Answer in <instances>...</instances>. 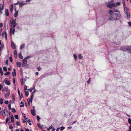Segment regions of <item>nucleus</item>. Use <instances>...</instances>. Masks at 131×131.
<instances>
[{"label":"nucleus","instance_id":"39","mask_svg":"<svg viewBox=\"0 0 131 131\" xmlns=\"http://www.w3.org/2000/svg\"><path fill=\"white\" fill-rule=\"evenodd\" d=\"M12 111L13 112H16L14 108H12Z\"/></svg>","mask_w":131,"mask_h":131},{"label":"nucleus","instance_id":"57","mask_svg":"<svg viewBox=\"0 0 131 131\" xmlns=\"http://www.w3.org/2000/svg\"><path fill=\"white\" fill-rule=\"evenodd\" d=\"M121 3L120 2H117L116 3V5H119Z\"/></svg>","mask_w":131,"mask_h":131},{"label":"nucleus","instance_id":"23","mask_svg":"<svg viewBox=\"0 0 131 131\" xmlns=\"http://www.w3.org/2000/svg\"><path fill=\"white\" fill-rule=\"evenodd\" d=\"M25 4V3H23L22 2H21V3L20 2V3L19 4V6H20L21 7H22Z\"/></svg>","mask_w":131,"mask_h":131},{"label":"nucleus","instance_id":"16","mask_svg":"<svg viewBox=\"0 0 131 131\" xmlns=\"http://www.w3.org/2000/svg\"><path fill=\"white\" fill-rule=\"evenodd\" d=\"M8 121H9L8 122V123L9 124V123H10V121L9 118L8 117H7L6 120V123H8Z\"/></svg>","mask_w":131,"mask_h":131},{"label":"nucleus","instance_id":"48","mask_svg":"<svg viewBox=\"0 0 131 131\" xmlns=\"http://www.w3.org/2000/svg\"><path fill=\"white\" fill-rule=\"evenodd\" d=\"M73 56L74 57V58L75 59H77V56L75 54H73Z\"/></svg>","mask_w":131,"mask_h":131},{"label":"nucleus","instance_id":"37","mask_svg":"<svg viewBox=\"0 0 131 131\" xmlns=\"http://www.w3.org/2000/svg\"><path fill=\"white\" fill-rule=\"evenodd\" d=\"M91 79L90 78H89L87 81V83L88 84H89L91 82Z\"/></svg>","mask_w":131,"mask_h":131},{"label":"nucleus","instance_id":"59","mask_svg":"<svg viewBox=\"0 0 131 131\" xmlns=\"http://www.w3.org/2000/svg\"><path fill=\"white\" fill-rule=\"evenodd\" d=\"M3 26V24L2 23H0V27H2Z\"/></svg>","mask_w":131,"mask_h":131},{"label":"nucleus","instance_id":"43","mask_svg":"<svg viewBox=\"0 0 131 131\" xmlns=\"http://www.w3.org/2000/svg\"><path fill=\"white\" fill-rule=\"evenodd\" d=\"M27 86L26 85H25L24 88V90L25 91L27 89Z\"/></svg>","mask_w":131,"mask_h":131},{"label":"nucleus","instance_id":"19","mask_svg":"<svg viewBox=\"0 0 131 131\" xmlns=\"http://www.w3.org/2000/svg\"><path fill=\"white\" fill-rule=\"evenodd\" d=\"M5 83L6 84L8 85H10V82L8 80H6L5 81Z\"/></svg>","mask_w":131,"mask_h":131},{"label":"nucleus","instance_id":"28","mask_svg":"<svg viewBox=\"0 0 131 131\" xmlns=\"http://www.w3.org/2000/svg\"><path fill=\"white\" fill-rule=\"evenodd\" d=\"M25 95L27 96H28V94H29V92H28V91H25Z\"/></svg>","mask_w":131,"mask_h":131},{"label":"nucleus","instance_id":"40","mask_svg":"<svg viewBox=\"0 0 131 131\" xmlns=\"http://www.w3.org/2000/svg\"><path fill=\"white\" fill-rule=\"evenodd\" d=\"M37 118L38 121H39L40 119V118L39 117V116H37Z\"/></svg>","mask_w":131,"mask_h":131},{"label":"nucleus","instance_id":"10","mask_svg":"<svg viewBox=\"0 0 131 131\" xmlns=\"http://www.w3.org/2000/svg\"><path fill=\"white\" fill-rule=\"evenodd\" d=\"M5 13L6 15L7 16H9V14L8 12V9H6L5 10Z\"/></svg>","mask_w":131,"mask_h":131},{"label":"nucleus","instance_id":"56","mask_svg":"<svg viewBox=\"0 0 131 131\" xmlns=\"http://www.w3.org/2000/svg\"><path fill=\"white\" fill-rule=\"evenodd\" d=\"M37 69L39 71L40 70L41 68L40 67H37Z\"/></svg>","mask_w":131,"mask_h":131},{"label":"nucleus","instance_id":"58","mask_svg":"<svg viewBox=\"0 0 131 131\" xmlns=\"http://www.w3.org/2000/svg\"><path fill=\"white\" fill-rule=\"evenodd\" d=\"M20 3V2L19 1H18L17 3H15L14 4L15 5H16L17 4H19Z\"/></svg>","mask_w":131,"mask_h":131},{"label":"nucleus","instance_id":"2","mask_svg":"<svg viewBox=\"0 0 131 131\" xmlns=\"http://www.w3.org/2000/svg\"><path fill=\"white\" fill-rule=\"evenodd\" d=\"M115 14V20H119L122 17L121 15L119 13H116Z\"/></svg>","mask_w":131,"mask_h":131},{"label":"nucleus","instance_id":"22","mask_svg":"<svg viewBox=\"0 0 131 131\" xmlns=\"http://www.w3.org/2000/svg\"><path fill=\"white\" fill-rule=\"evenodd\" d=\"M13 19L12 18H11L10 20V24H11V27H12L13 24V21L12 20Z\"/></svg>","mask_w":131,"mask_h":131},{"label":"nucleus","instance_id":"63","mask_svg":"<svg viewBox=\"0 0 131 131\" xmlns=\"http://www.w3.org/2000/svg\"><path fill=\"white\" fill-rule=\"evenodd\" d=\"M13 10V7H11L10 8V11L11 12H12Z\"/></svg>","mask_w":131,"mask_h":131},{"label":"nucleus","instance_id":"17","mask_svg":"<svg viewBox=\"0 0 131 131\" xmlns=\"http://www.w3.org/2000/svg\"><path fill=\"white\" fill-rule=\"evenodd\" d=\"M126 15L127 16L129 17V18H130V14L129 13V12H127L126 13Z\"/></svg>","mask_w":131,"mask_h":131},{"label":"nucleus","instance_id":"45","mask_svg":"<svg viewBox=\"0 0 131 131\" xmlns=\"http://www.w3.org/2000/svg\"><path fill=\"white\" fill-rule=\"evenodd\" d=\"M113 12H119V11L117 9L114 10Z\"/></svg>","mask_w":131,"mask_h":131},{"label":"nucleus","instance_id":"9","mask_svg":"<svg viewBox=\"0 0 131 131\" xmlns=\"http://www.w3.org/2000/svg\"><path fill=\"white\" fill-rule=\"evenodd\" d=\"M13 23L14 25H13V28H15L16 26L17 25V24L16 22V19H15L13 20Z\"/></svg>","mask_w":131,"mask_h":131},{"label":"nucleus","instance_id":"14","mask_svg":"<svg viewBox=\"0 0 131 131\" xmlns=\"http://www.w3.org/2000/svg\"><path fill=\"white\" fill-rule=\"evenodd\" d=\"M18 56L19 58L21 59H22L23 58V57L21 55V53L20 52L18 53Z\"/></svg>","mask_w":131,"mask_h":131},{"label":"nucleus","instance_id":"42","mask_svg":"<svg viewBox=\"0 0 131 131\" xmlns=\"http://www.w3.org/2000/svg\"><path fill=\"white\" fill-rule=\"evenodd\" d=\"M65 128V127L63 126H62L61 127L60 130L61 131L63 130Z\"/></svg>","mask_w":131,"mask_h":131},{"label":"nucleus","instance_id":"30","mask_svg":"<svg viewBox=\"0 0 131 131\" xmlns=\"http://www.w3.org/2000/svg\"><path fill=\"white\" fill-rule=\"evenodd\" d=\"M52 128V125H51L50 127L47 128V130L48 131H49L50 129Z\"/></svg>","mask_w":131,"mask_h":131},{"label":"nucleus","instance_id":"6","mask_svg":"<svg viewBox=\"0 0 131 131\" xmlns=\"http://www.w3.org/2000/svg\"><path fill=\"white\" fill-rule=\"evenodd\" d=\"M127 46H123L122 47L121 49L123 51H126L125 50H127Z\"/></svg>","mask_w":131,"mask_h":131},{"label":"nucleus","instance_id":"12","mask_svg":"<svg viewBox=\"0 0 131 131\" xmlns=\"http://www.w3.org/2000/svg\"><path fill=\"white\" fill-rule=\"evenodd\" d=\"M13 71H14V72L15 74H14L13 72H12V75H13V77H15L16 76V75L15 69H14V70H13Z\"/></svg>","mask_w":131,"mask_h":131},{"label":"nucleus","instance_id":"24","mask_svg":"<svg viewBox=\"0 0 131 131\" xmlns=\"http://www.w3.org/2000/svg\"><path fill=\"white\" fill-rule=\"evenodd\" d=\"M78 58L80 59H82L83 57L82 56L81 54H79Z\"/></svg>","mask_w":131,"mask_h":131},{"label":"nucleus","instance_id":"5","mask_svg":"<svg viewBox=\"0 0 131 131\" xmlns=\"http://www.w3.org/2000/svg\"><path fill=\"white\" fill-rule=\"evenodd\" d=\"M6 91L7 92L5 94L4 96L6 97L7 96H9L10 94V91L9 90H7Z\"/></svg>","mask_w":131,"mask_h":131},{"label":"nucleus","instance_id":"55","mask_svg":"<svg viewBox=\"0 0 131 131\" xmlns=\"http://www.w3.org/2000/svg\"><path fill=\"white\" fill-rule=\"evenodd\" d=\"M31 94V95L30 99H33V98L34 96V95L32 93Z\"/></svg>","mask_w":131,"mask_h":131},{"label":"nucleus","instance_id":"4","mask_svg":"<svg viewBox=\"0 0 131 131\" xmlns=\"http://www.w3.org/2000/svg\"><path fill=\"white\" fill-rule=\"evenodd\" d=\"M116 6V5L114 3L107 5V7L111 8L113 7H115Z\"/></svg>","mask_w":131,"mask_h":131},{"label":"nucleus","instance_id":"26","mask_svg":"<svg viewBox=\"0 0 131 131\" xmlns=\"http://www.w3.org/2000/svg\"><path fill=\"white\" fill-rule=\"evenodd\" d=\"M24 46H25V44H23L20 46V49H23V48L24 47Z\"/></svg>","mask_w":131,"mask_h":131},{"label":"nucleus","instance_id":"15","mask_svg":"<svg viewBox=\"0 0 131 131\" xmlns=\"http://www.w3.org/2000/svg\"><path fill=\"white\" fill-rule=\"evenodd\" d=\"M35 110H34V111H33L32 110H31V113L33 116H35V115L36 114L35 113Z\"/></svg>","mask_w":131,"mask_h":131},{"label":"nucleus","instance_id":"25","mask_svg":"<svg viewBox=\"0 0 131 131\" xmlns=\"http://www.w3.org/2000/svg\"><path fill=\"white\" fill-rule=\"evenodd\" d=\"M20 82L21 85H23L24 84L23 80V78H21L20 79Z\"/></svg>","mask_w":131,"mask_h":131},{"label":"nucleus","instance_id":"44","mask_svg":"<svg viewBox=\"0 0 131 131\" xmlns=\"http://www.w3.org/2000/svg\"><path fill=\"white\" fill-rule=\"evenodd\" d=\"M9 59L10 60V62H12L13 61V59L11 57H10L9 58Z\"/></svg>","mask_w":131,"mask_h":131},{"label":"nucleus","instance_id":"41","mask_svg":"<svg viewBox=\"0 0 131 131\" xmlns=\"http://www.w3.org/2000/svg\"><path fill=\"white\" fill-rule=\"evenodd\" d=\"M13 100V101H14L15 100V95L14 94H13L12 95Z\"/></svg>","mask_w":131,"mask_h":131},{"label":"nucleus","instance_id":"31","mask_svg":"<svg viewBox=\"0 0 131 131\" xmlns=\"http://www.w3.org/2000/svg\"><path fill=\"white\" fill-rule=\"evenodd\" d=\"M20 104H23V105H20V107H23L24 106V104L23 103V102L22 101L21 102Z\"/></svg>","mask_w":131,"mask_h":131},{"label":"nucleus","instance_id":"51","mask_svg":"<svg viewBox=\"0 0 131 131\" xmlns=\"http://www.w3.org/2000/svg\"><path fill=\"white\" fill-rule=\"evenodd\" d=\"M15 29L13 28V31H12V34H14L15 32Z\"/></svg>","mask_w":131,"mask_h":131},{"label":"nucleus","instance_id":"29","mask_svg":"<svg viewBox=\"0 0 131 131\" xmlns=\"http://www.w3.org/2000/svg\"><path fill=\"white\" fill-rule=\"evenodd\" d=\"M4 113H5V112H4V110H2L1 111L0 114H1L2 115H3V114H4Z\"/></svg>","mask_w":131,"mask_h":131},{"label":"nucleus","instance_id":"33","mask_svg":"<svg viewBox=\"0 0 131 131\" xmlns=\"http://www.w3.org/2000/svg\"><path fill=\"white\" fill-rule=\"evenodd\" d=\"M108 12H109V14L110 15L111 14H112V13H113L114 12H113V11H112V10H110L108 11Z\"/></svg>","mask_w":131,"mask_h":131},{"label":"nucleus","instance_id":"60","mask_svg":"<svg viewBox=\"0 0 131 131\" xmlns=\"http://www.w3.org/2000/svg\"><path fill=\"white\" fill-rule=\"evenodd\" d=\"M13 127L12 125H11V126H9V128L10 129H13Z\"/></svg>","mask_w":131,"mask_h":131},{"label":"nucleus","instance_id":"34","mask_svg":"<svg viewBox=\"0 0 131 131\" xmlns=\"http://www.w3.org/2000/svg\"><path fill=\"white\" fill-rule=\"evenodd\" d=\"M0 103L1 104H2L3 103V100L2 98L0 99Z\"/></svg>","mask_w":131,"mask_h":131},{"label":"nucleus","instance_id":"3","mask_svg":"<svg viewBox=\"0 0 131 131\" xmlns=\"http://www.w3.org/2000/svg\"><path fill=\"white\" fill-rule=\"evenodd\" d=\"M27 63V60H26V59H24L23 60L22 62V67H24L25 66H26Z\"/></svg>","mask_w":131,"mask_h":131},{"label":"nucleus","instance_id":"7","mask_svg":"<svg viewBox=\"0 0 131 131\" xmlns=\"http://www.w3.org/2000/svg\"><path fill=\"white\" fill-rule=\"evenodd\" d=\"M5 35V37L6 39V40H7V34L5 31H4L2 34V36L3 37L4 36V35Z\"/></svg>","mask_w":131,"mask_h":131},{"label":"nucleus","instance_id":"62","mask_svg":"<svg viewBox=\"0 0 131 131\" xmlns=\"http://www.w3.org/2000/svg\"><path fill=\"white\" fill-rule=\"evenodd\" d=\"M8 101H6L4 102V103L5 104H7L8 103Z\"/></svg>","mask_w":131,"mask_h":131},{"label":"nucleus","instance_id":"1","mask_svg":"<svg viewBox=\"0 0 131 131\" xmlns=\"http://www.w3.org/2000/svg\"><path fill=\"white\" fill-rule=\"evenodd\" d=\"M115 14L113 13L112 14H111L108 16V19L110 20H115Z\"/></svg>","mask_w":131,"mask_h":131},{"label":"nucleus","instance_id":"35","mask_svg":"<svg viewBox=\"0 0 131 131\" xmlns=\"http://www.w3.org/2000/svg\"><path fill=\"white\" fill-rule=\"evenodd\" d=\"M10 74V72L9 71H8L7 72V73H5L4 74V75H9Z\"/></svg>","mask_w":131,"mask_h":131},{"label":"nucleus","instance_id":"32","mask_svg":"<svg viewBox=\"0 0 131 131\" xmlns=\"http://www.w3.org/2000/svg\"><path fill=\"white\" fill-rule=\"evenodd\" d=\"M3 70L5 71H6L7 70V68L6 67H3Z\"/></svg>","mask_w":131,"mask_h":131},{"label":"nucleus","instance_id":"61","mask_svg":"<svg viewBox=\"0 0 131 131\" xmlns=\"http://www.w3.org/2000/svg\"><path fill=\"white\" fill-rule=\"evenodd\" d=\"M128 23L129 25L131 27V22H130L129 21L128 22Z\"/></svg>","mask_w":131,"mask_h":131},{"label":"nucleus","instance_id":"11","mask_svg":"<svg viewBox=\"0 0 131 131\" xmlns=\"http://www.w3.org/2000/svg\"><path fill=\"white\" fill-rule=\"evenodd\" d=\"M16 64L17 67H20L21 66V63L20 62L18 61L16 63Z\"/></svg>","mask_w":131,"mask_h":131},{"label":"nucleus","instance_id":"54","mask_svg":"<svg viewBox=\"0 0 131 131\" xmlns=\"http://www.w3.org/2000/svg\"><path fill=\"white\" fill-rule=\"evenodd\" d=\"M31 57L29 56H28L25 59H26V60H27V59H28L29 58H30Z\"/></svg>","mask_w":131,"mask_h":131},{"label":"nucleus","instance_id":"52","mask_svg":"<svg viewBox=\"0 0 131 131\" xmlns=\"http://www.w3.org/2000/svg\"><path fill=\"white\" fill-rule=\"evenodd\" d=\"M4 111L5 112H6V113H8V110L6 109H4Z\"/></svg>","mask_w":131,"mask_h":131},{"label":"nucleus","instance_id":"38","mask_svg":"<svg viewBox=\"0 0 131 131\" xmlns=\"http://www.w3.org/2000/svg\"><path fill=\"white\" fill-rule=\"evenodd\" d=\"M14 55H16L17 54V51L16 50H14Z\"/></svg>","mask_w":131,"mask_h":131},{"label":"nucleus","instance_id":"36","mask_svg":"<svg viewBox=\"0 0 131 131\" xmlns=\"http://www.w3.org/2000/svg\"><path fill=\"white\" fill-rule=\"evenodd\" d=\"M128 123L131 125V119L129 118L128 120Z\"/></svg>","mask_w":131,"mask_h":131},{"label":"nucleus","instance_id":"8","mask_svg":"<svg viewBox=\"0 0 131 131\" xmlns=\"http://www.w3.org/2000/svg\"><path fill=\"white\" fill-rule=\"evenodd\" d=\"M11 46L12 48L14 49H15L16 47L15 44L13 41H12L11 42Z\"/></svg>","mask_w":131,"mask_h":131},{"label":"nucleus","instance_id":"27","mask_svg":"<svg viewBox=\"0 0 131 131\" xmlns=\"http://www.w3.org/2000/svg\"><path fill=\"white\" fill-rule=\"evenodd\" d=\"M124 10L125 12H126L127 10H128V8L125 6L124 7Z\"/></svg>","mask_w":131,"mask_h":131},{"label":"nucleus","instance_id":"50","mask_svg":"<svg viewBox=\"0 0 131 131\" xmlns=\"http://www.w3.org/2000/svg\"><path fill=\"white\" fill-rule=\"evenodd\" d=\"M16 124L17 126H19L20 125V124L18 121H17L16 122Z\"/></svg>","mask_w":131,"mask_h":131},{"label":"nucleus","instance_id":"47","mask_svg":"<svg viewBox=\"0 0 131 131\" xmlns=\"http://www.w3.org/2000/svg\"><path fill=\"white\" fill-rule=\"evenodd\" d=\"M8 107L9 109V110H10L11 109V104H9L8 105Z\"/></svg>","mask_w":131,"mask_h":131},{"label":"nucleus","instance_id":"46","mask_svg":"<svg viewBox=\"0 0 131 131\" xmlns=\"http://www.w3.org/2000/svg\"><path fill=\"white\" fill-rule=\"evenodd\" d=\"M15 118L16 119H18V116L17 115H16L15 116Z\"/></svg>","mask_w":131,"mask_h":131},{"label":"nucleus","instance_id":"53","mask_svg":"<svg viewBox=\"0 0 131 131\" xmlns=\"http://www.w3.org/2000/svg\"><path fill=\"white\" fill-rule=\"evenodd\" d=\"M27 90L30 91L31 92L32 91V89H31V88L28 89Z\"/></svg>","mask_w":131,"mask_h":131},{"label":"nucleus","instance_id":"18","mask_svg":"<svg viewBox=\"0 0 131 131\" xmlns=\"http://www.w3.org/2000/svg\"><path fill=\"white\" fill-rule=\"evenodd\" d=\"M18 11L17 10L15 12V13L14 14V16L15 17H16L17 15H18Z\"/></svg>","mask_w":131,"mask_h":131},{"label":"nucleus","instance_id":"64","mask_svg":"<svg viewBox=\"0 0 131 131\" xmlns=\"http://www.w3.org/2000/svg\"><path fill=\"white\" fill-rule=\"evenodd\" d=\"M2 8H1L0 9L1 10H2L4 9V7L3 6V5H2Z\"/></svg>","mask_w":131,"mask_h":131},{"label":"nucleus","instance_id":"13","mask_svg":"<svg viewBox=\"0 0 131 131\" xmlns=\"http://www.w3.org/2000/svg\"><path fill=\"white\" fill-rule=\"evenodd\" d=\"M10 118L11 122L12 123H14V118L13 115H11L10 116Z\"/></svg>","mask_w":131,"mask_h":131},{"label":"nucleus","instance_id":"20","mask_svg":"<svg viewBox=\"0 0 131 131\" xmlns=\"http://www.w3.org/2000/svg\"><path fill=\"white\" fill-rule=\"evenodd\" d=\"M127 50L131 51V46H127Z\"/></svg>","mask_w":131,"mask_h":131},{"label":"nucleus","instance_id":"49","mask_svg":"<svg viewBox=\"0 0 131 131\" xmlns=\"http://www.w3.org/2000/svg\"><path fill=\"white\" fill-rule=\"evenodd\" d=\"M4 115L5 116H7L8 115V113H6L5 112V113H4Z\"/></svg>","mask_w":131,"mask_h":131},{"label":"nucleus","instance_id":"21","mask_svg":"<svg viewBox=\"0 0 131 131\" xmlns=\"http://www.w3.org/2000/svg\"><path fill=\"white\" fill-rule=\"evenodd\" d=\"M38 127L40 129H43V128L42 127L41 125L39 124H37Z\"/></svg>","mask_w":131,"mask_h":131}]
</instances>
